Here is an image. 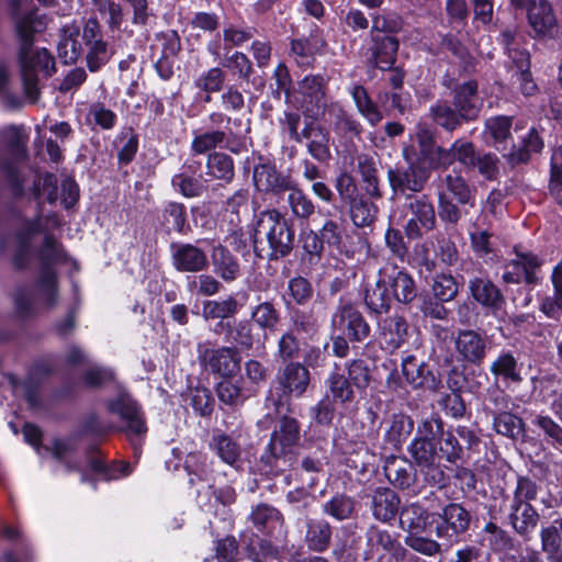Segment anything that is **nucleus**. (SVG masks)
Masks as SVG:
<instances>
[{
  "instance_id": "f257e3e1",
  "label": "nucleus",
  "mask_w": 562,
  "mask_h": 562,
  "mask_svg": "<svg viewBox=\"0 0 562 562\" xmlns=\"http://www.w3.org/2000/svg\"><path fill=\"white\" fill-rule=\"evenodd\" d=\"M294 245V229L276 210L261 212L252 232L255 254L274 260L288 256Z\"/></svg>"
},
{
  "instance_id": "f03ea898",
  "label": "nucleus",
  "mask_w": 562,
  "mask_h": 562,
  "mask_svg": "<svg viewBox=\"0 0 562 562\" xmlns=\"http://www.w3.org/2000/svg\"><path fill=\"white\" fill-rule=\"evenodd\" d=\"M8 10L14 38L24 58L30 46L34 45L36 35L45 31L46 18L31 0H8Z\"/></svg>"
},
{
  "instance_id": "7ed1b4c3",
  "label": "nucleus",
  "mask_w": 562,
  "mask_h": 562,
  "mask_svg": "<svg viewBox=\"0 0 562 562\" xmlns=\"http://www.w3.org/2000/svg\"><path fill=\"white\" fill-rule=\"evenodd\" d=\"M429 513L419 504H407L401 509L400 526L407 532L404 543L417 553L435 557L441 553V544L431 538L423 536L429 522Z\"/></svg>"
},
{
  "instance_id": "20e7f679",
  "label": "nucleus",
  "mask_w": 562,
  "mask_h": 562,
  "mask_svg": "<svg viewBox=\"0 0 562 562\" xmlns=\"http://www.w3.org/2000/svg\"><path fill=\"white\" fill-rule=\"evenodd\" d=\"M18 64L25 98L30 103L40 99L38 72L49 77L55 71L54 57L46 48L34 45L30 46L26 57H22L21 47L16 52Z\"/></svg>"
},
{
  "instance_id": "39448f33",
  "label": "nucleus",
  "mask_w": 562,
  "mask_h": 562,
  "mask_svg": "<svg viewBox=\"0 0 562 562\" xmlns=\"http://www.w3.org/2000/svg\"><path fill=\"white\" fill-rule=\"evenodd\" d=\"M300 439V425L295 418L282 417L279 430L271 435L267 451L261 460L270 465L277 473L283 472L292 465V449Z\"/></svg>"
},
{
  "instance_id": "423d86ee",
  "label": "nucleus",
  "mask_w": 562,
  "mask_h": 562,
  "mask_svg": "<svg viewBox=\"0 0 562 562\" xmlns=\"http://www.w3.org/2000/svg\"><path fill=\"white\" fill-rule=\"evenodd\" d=\"M311 382L308 369L297 361H288L277 371L274 383L277 397L272 392L267 401H271L274 408L280 412L281 407L289 406L291 397H301Z\"/></svg>"
},
{
  "instance_id": "0eeeda50",
  "label": "nucleus",
  "mask_w": 562,
  "mask_h": 562,
  "mask_svg": "<svg viewBox=\"0 0 562 562\" xmlns=\"http://www.w3.org/2000/svg\"><path fill=\"white\" fill-rule=\"evenodd\" d=\"M20 314L27 315L35 306L53 310L58 304L57 276L54 270H41L35 288H19L14 296Z\"/></svg>"
},
{
  "instance_id": "6e6552de",
  "label": "nucleus",
  "mask_w": 562,
  "mask_h": 562,
  "mask_svg": "<svg viewBox=\"0 0 562 562\" xmlns=\"http://www.w3.org/2000/svg\"><path fill=\"white\" fill-rule=\"evenodd\" d=\"M403 212L404 217H407L403 229L409 240L420 239L436 227L435 206L427 194H406Z\"/></svg>"
},
{
  "instance_id": "1a4fd4ad",
  "label": "nucleus",
  "mask_w": 562,
  "mask_h": 562,
  "mask_svg": "<svg viewBox=\"0 0 562 562\" xmlns=\"http://www.w3.org/2000/svg\"><path fill=\"white\" fill-rule=\"evenodd\" d=\"M431 524H435L437 538L452 546L470 528L471 514L461 504L450 503L441 509V513L434 516Z\"/></svg>"
},
{
  "instance_id": "9d476101",
  "label": "nucleus",
  "mask_w": 562,
  "mask_h": 562,
  "mask_svg": "<svg viewBox=\"0 0 562 562\" xmlns=\"http://www.w3.org/2000/svg\"><path fill=\"white\" fill-rule=\"evenodd\" d=\"M108 408L123 422L124 426L121 430L126 434L136 449L139 442L135 438H140L147 432L146 422L139 405L130 394L124 392L121 393L117 398L109 401Z\"/></svg>"
},
{
  "instance_id": "9b49d317",
  "label": "nucleus",
  "mask_w": 562,
  "mask_h": 562,
  "mask_svg": "<svg viewBox=\"0 0 562 562\" xmlns=\"http://www.w3.org/2000/svg\"><path fill=\"white\" fill-rule=\"evenodd\" d=\"M81 38L87 50V66L90 71H98L109 63L113 49L104 40L102 26L97 18H89L85 21Z\"/></svg>"
},
{
  "instance_id": "f8f14e48",
  "label": "nucleus",
  "mask_w": 562,
  "mask_h": 562,
  "mask_svg": "<svg viewBox=\"0 0 562 562\" xmlns=\"http://www.w3.org/2000/svg\"><path fill=\"white\" fill-rule=\"evenodd\" d=\"M198 353L201 366L211 373L232 378L240 370L241 357L237 348H210L207 344H199Z\"/></svg>"
},
{
  "instance_id": "ddd939ff",
  "label": "nucleus",
  "mask_w": 562,
  "mask_h": 562,
  "mask_svg": "<svg viewBox=\"0 0 562 562\" xmlns=\"http://www.w3.org/2000/svg\"><path fill=\"white\" fill-rule=\"evenodd\" d=\"M326 86L327 81L322 75H308L299 82L300 106L308 117L318 119L327 111Z\"/></svg>"
},
{
  "instance_id": "4468645a",
  "label": "nucleus",
  "mask_w": 562,
  "mask_h": 562,
  "mask_svg": "<svg viewBox=\"0 0 562 562\" xmlns=\"http://www.w3.org/2000/svg\"><path fill=\"white\" fill-rule=\"evenodd\" d=\"M431 169L422 162L412 161L406 168H390L387 180L394 194L406 191L422 192L430 178Z\"/></svg>"
},
{
  "instance_id": "2eb2a0df",
  "label": "nucleus",
  "mask_w": 562,
  "mask_h": 562,
  "mask_svg": "<svg viewBox=\"0 0 562 562\" xmlns=\"http://www.w3.org/2000/svg\"><path fill=\"white\" fill-rule=\"evenodd\" d=\"M402 373L413 389L436 392L441 386L438 371L424 359L407 355L402 359Z\"/></svg>"
},
{
  "instance_id": "dca6fc26",
  "label": "nucleus",
  "mask_w": 562,
  "mask_h": 562,
  "mask_svg": "<svg viewBox=\"0 0 562 562\" xmlns=\"http://www.w3.org/2000/svg\"><path fill=\"white\" fill-rule=\"evenodd\" d=\"M413 138L417 143L416 161L429 167L431 170L441 169L447 164L448 153L446 148L438 146L435 139V131L426 123L418 122Z\"/></svg>"
},
{
  "instance_id": "f3484780",
  "label": "nucleus",
  "mask_w": 562,
  "mask_h": 562,
  "mask_svg": "<svg viewBox=\"0 0 562 562\" xmlns=\"http://www.w3.org/2000/svg\"><path fill=\"white\" fill-rule=\"evenodd\" d=\"M335 328L341 329L349 340L363 341L370 335V326L362 313L349 302H340L331 317Z\"/></svg>"
},
{
  "instance_id": "a211bd4d",
  "label": "nucleus",
  "mask_w": 562,
  "mask_h": 562,
  "mask_svg": "<svg viewBox=\"0 0 562 562\" xmlns=\"http://www.w3.org/2000/svg\"><path fill=\"white\" fill-rule=\"evenodd\" d=\"M170 257L173 269L182 273H200L210 263L206 251L191 243H171Z\"/></svg>"
},
{
  "instance_id": "6ab92c4d",
  "label": "nucleus",
  "mask_w": 562,
  "mask_h": 562,
  "mask_svg": "<svg viewBox=\"0 0 562 562\" xmlns=\"http://www.w3.org/2000/svg\"><path fill=\"white\" fill-rule=\"evenodd\" d=\"M398 41L393 35L369 34L363 45L368 63L381 70H389L396 60Z\"/></svg>"
},
{
  "instance_id": "aec40b11",
  "label": "nucleus",
  "mask_w": 562,
  "mask_h": 562,
  "mask_svg": "<svg viewBox=\"0 0 562 562\" xmlns=\"http://www.w3.org/2000/svg\"><path fill=\"white\" fill-rule=\"evenodd\" d=\"M453 341L457 355L461 361L480 366L485 360L488 351L485 334L474 329H459Z\"/></svg>"
},
{
  "instance_id": "412c9836",
  "label": "nucleus",
  "mask_w": 562,
  "mask_h": 562,
  "mask_svg": "<svg viewBox=\"0 0 562 562\" xmlns=\"http://www.w3.org/2000/svg\"><path fill=\"white\" fill-rule=\"evenodd\" d=\"M542 262L543 261L532 252H520L516 250V258L508 260L504 265L502 280L507 284H517L522 280L528 284H535L538 281L536 270L542 266Z\"/></svg>"
},
{
  "instance_id": "4be33fe9",
  "label": "nucleus",
  "mask_w": 562,
  "mask_h": 562,
  "mask_svg": "<svg viewBox=\"0 0 562 562\" xmlns=\"http://www.w3.org/2000/svg\"><path fill=\"white\" fill-rule=\"evenodd\" d=\"M515 8L527 10L529 25L537 35L553 37L558 32L557 18L547 0H527L525 5Z\"/></svg>"
},
{
  "instance_id": "5701e85b",
  "label": "nucleus",
  "mask_w": 562,
  "mask_h": 562,
  "mask_svg": "<svg viewBox=\"0 0 562 562\" xmlns=\"http://www.w3.org/2000/svg\"><path fill=\"white\" fill-rule=\"evenodd\" d=\"M452 105L459 111L463 119L468 122H472L479 117L483 100L479 95L476 81L469 80L457 83L452 88Z\"/></svg>"
},
{
  "instance_id": "b1692460",
  "label": "nucleus",
  "mask_w": 562,
  "mask_h": 562,
  "mask_svg": "<svg viewBox=\"0 0 562 562\" xmlns=\"http://www.w3.org/2000/svg\"><path fill=\"white\" fill-rule=\"evenodd\" d=\"M210 450L226 465L238 469L243 463L244 449L231 434L216 429L209 441Z\"/></svg>"
},
{
  "instance_id": "393cba45",
  "label": "nucleus",
  "mask_w": 562,
  "mask_h": 562,
  "mask_svg": "<svg viewBox=\"0 0 562 562\" xmlns=\"http://www.w3.org/2000/svg\"><path fill=\"white\" fill-rule=\"evenodd\" d=\"M472 297L484 308L496 314L505 305L501 290L487 278L475 277L469 281Z\"/></svg>"
},
{
  "instance_id": "a878e982",
  "label": "nucleus",
  "mask_w": 562,
  "mask_h": 562,
  "mask_svg": "<svg viewBox=\"0 0 562 562\" xmlns=\"http://www.w3.org/2000/svg\"><path fill=\"white\" fill-rule=\"evenodd\" d=\"M369 497L371 499L370 509L376 520L390 522L396 517L401 499L393 490L379 486L371 492Z\"/></svg>"
},
{
  "instance_id": "bb28decb",
  "label": "nucleus",
  "mask_w": 562,
  "mask_h": 562,
  "mask_svg": "<svg viewBox=\"0 0 562 562\" xmlns=\"http://www.w3.org/2000/svg\"><path fill=\"white\" fill-rule=\"evenodd\" d=\"M254 183L258 191L280 194L291 188L292 181L277 170L274 165L260 164L254 170Z\"/></svg>"
},
{
  "instance_id": "cd10ccee",
  "label": "nucleus",
  "mask_w": 562,
  "mask_h": 562,
  "mask_svg": "<svg viewBox=\"0 0 562 562\" xmlns=\"http://www.w3.org/2000/svg\"><path fill=\"white\" fill-rule=\"evenodd\" d=\"M507 519L516 533L529 538L538 526L539 514L531 504L510 502Z\"/></svg>"
},
{
  "instance_id": "c85d7f7f",
  "label": "nucleus",
  "mask_w": 562,
  "mask_h": 562,
  "mask_svg": "<svg viewBox=\"0 0 562 562\" xmlns=\"http://www.w3.org/2000/svg\"><path fill=\"white\" fill-rule=\"evenodd\" d=\"M408 452L418 467L423 469H432L435 472L432 475L435 483L443 486V472L441 470L434 469L438 459L437 449L434 441L424 440L422 438H414L408 446Z\"/></svg>"
},
{
  "instance_id": "c756f323",
  "label": "nucleus",
  "mask_w": 562,
  "mask_h": 562,
  "mask_svg": "<svg viewBox=\"0 0 562 562\" xmlns=\"http://www.w3.org/2000/svg\"><path fill=\"white\" fill-rule=\"evenodd\" d=\"M325 386L327 389L326 396L341 406L352 403L356 398L355 390L357 389L338 364H335L334 370L326 378Z\"/></svg>"
},
{
  "instance_id": "7c9ffc66",
  "label": "nucleus",
  "mask_w": 562,
  "mask_h": 562,
  "mask_svg": "<svg viewBox=\"0 0 562 562\" xmlns=\"http://www.w3.org/2000/svg\"><path fill=\"white\" fill-rule=\"evenodd\" d=\"M226 142V147L231 151L238 154L241 150L243 144L237 139L236 135L232 132L225 133L223 131L205 132L194 136L191 143V150L194 154H205Z\"/></svg>"
},
{
  "instance_id": "2f4dec72",
  "label": "nucleus",
  "mask_w": 562,
  "mask_h": 562,
  "mask_svg": "<svg viewBox=\"0 0 562 562\" xmlns=\"http://www.w3.org/2000/svg\"><path fill=\"white\" fill-rule=\"evenodd\" d=\"M490 372L496 382L518 384L522 381L521 364L509 350H503L490 364Z\"/></svg>"
},
{
  "instance_id": "473e14b6",
  "label": "nucleus",
  "mask_w": 562,
  "mask_h": 562,
  "mask_svg": "<svg viewBox=\"0 0 562 562\" xmlns=\"http://www.w3.org/2000/svg\"><path fill=\"white\" fill-rule=\"evenodd\" d=\"M414 429L413 419L403 413L392 414L385 422L383 440L391 449H401Z\"/></svg>"
},
{
  "instance_id": "72a5a7b5",
  "label": "nucleus",
  "mask_w": 562,
  "mask_h": 562,
  "mask_svg": "<svg viewBox=\"0 0 562 562\" xmlns=\"http://www.w3.org/2000/svg\"><path fill=\"white\" fill-rule=\"evenodd\" d=\"M384 473L391 484L401 490L412 487L416 482V471L406 458L391 457L384 464Z\"/></svg>"
},
{
  "instance_id": "f704fd0d",
  "label": "nucleus",
  "mask_w": 562,
  "mask_h": 562,
  "mask_svg": "<svg viewBox=\"0 0 562 562\" xmlns=\"http://www.w3.org/2000/svg\"><path fill=\"white\" fill-rule=\"evenodd\" d=\"M407 337L406 319L398 315L384 318L380 323V341L384 349L394 351L402 347Z\"/></svg>"
},
{
  "instance_id": "c9c22d12",
  "label": "nucleus",
  "mask_w": 562,
  "mask_h": 562,
  "mask_svg": "<svg viewBox=\"0 0 562 562\" xmlns=\"http://www.w3.org/2000/svg\"><path fill=\"white\" fill-rule=\"evenodd\" d=\"M326 113L329 116V121L333 124L336 134L349 139L360 137L362 133L360 122L355 119L352 114L342 109L340 104L331 102L325 114Z\"/></svg>"
},
{
  "instance_id": "e433bc0d",
  "label": "nucleus",
  "mask_w": 562,
  "mask_h": 562,
  "mask_svg": "<svg viewBox=\"0 0 562 562\" xmlns=\"http://www.w3.org/2000/svg\"><path fill=\"white\" fill-rule=\"evenodd\" d=\"M333 538V528L325 519H308L306 521V531L304 542L307 549L312 552H325Z\"/></svg>"
},
{
  "instance_id": "4c0bfd02",
  "label": "nucleus",
  "mask_w": 562,
  "mask_h": 562,
  "mask_svg": "<svg viewBox=\"0 0 562 562\" xmlns=\"http://www.w3.org/2000/svg\"><path fill=\"white\" fill-rule=\"evenodd\" d=\"M366 540L367 559L373 558L375 554L392 553L401 548V543L389 530L381 529L376 525H371L367 529Z\"/></svg>"
},
{
  "instance_id": "58836bf2",
  "label": "nucleus",
  "mask_w": 562,
  "mask_h": 562,
  "mask_svg": "<svg viewBox=\"0 0 562 562\" xmlns=\"http://www.w3.org/2000/svg\"><path fill=\"white\" fill-rule=\"evenodd\" d=\"M211 260L214 272L225 282H233L239 277L240 267L237 259L223 245L213 247Z\"/></svg>"
},
{
  "instance_id": "ea45409f",
  "label": "nucleus",
  "mask_w": 562,
  "mask_h": 562,
  "mask_svg": "<svg viewBox=\"0 0 562 562\" xmlns=\"http://www.w3.org/2000/svg\"><path fill=\"white\" fill-rule=\"evenodd\" d=\"M384 278L397 302L409 304L414 301L417 294L415 281L406 271L393 268L390 274H384Z\"/></svg>"
},
{
  "instance_id": "a19ab883",
  "label": "nucleus",
  "mask_w": 562,
  "mask_h": 562,
  "mask_svg": "<svg viewBox=\"0 0 562 562\" xmlns=\"http://www.w3.org/2000/svg\"><path fill=\"white\" fill-rule=\"evenodd\" d=\"M429 117L437 126L449 133L468 123L452 104L443 100L437 101L429 108Z\"/></svg>"
},
{
  "instance_id": "79ce46f5",
  "label": "nucleus",
  "mask_w": 562,
  "mask_h": 562,
  "mask_svg": "<svg viewBox=\"0 0 562 562\" xmlns=\"http://www.w3.org/2000/svg\"><path fill=\"white\" fill-rule=\"evenodd\" d=\"M364 304L373 314L387 313L391 307V295L384 274L381 272L379 279L366 288Z\"/></svg>"
},
{
  "instance_id": "37998d69",
  "label": "nucleus",
  "mask_w": 562,
  "mask_h": 562,
  "mask_svg": "<svg viewBox=\"0 0 562 562\" xmlns=\"http://www.w3.org/2000/svg\"><path fill=\"white\" fill-rule=\"evenodd\" d=\"M160 227L167 234L172 232L186 233L188 225L187 209L184 204L170 201L164 205L159 215Z\"/></svg>"
},
{
  "instance_id": "c03bdc74",
  "label": "nucleus",
  "mask_w": 562,
  "mask_h": 562,
  "mask_svg": "<svg viewBox=\"0 0 562 562\" xmlns=\"http://www.w3.org/2000/svg\"><path fill=\"white\" fill-rule=\"evenodd\" d=\"M512 124L513 121L509 116L502 115L487 119L484 130L486 142L499 151L505 150L507 148V140L512 136Z\"/></svg>"
},
{
  "instance_id": "a18cd8bd",
  "label": "nucleus",
  "mask_w": 562,
  "mask_h": 562,
  "mask_svg": "<svg viewBox=\"0 0 562 562\" xmlns=\"http://www.w3.org/2000/svg\"><path fill=\"white\" fill-rule=\"evenodd\" d=\"M553 294L547 295L540 304V311L549 318L562 316V260L553 268L550 277Z\"/></svg>"
},
{
  "instance_id": "49530a36",
  "label": "nucleus",
  "mask_w": 562,
  "mask_h": 562,
  "mask_svg": "<svg viewBox=\"0 0 562 562\" xmlns=\"http://www.w3.org/2000/svg\"><path fill=\"white\" fill-rule=\"evenodd\" d=\"M543 143L535 128H531L527 136L522 138L519 147L514 146L513 149L503 155L509 165L513 167L526 164L530 159L531 153H539L542 149Z\"/></svg>"
},
{
  "instance_id": "de8ad7c7",
  "label": "nucleus",
  "mask_w": 562,
  "mask_h": 562,
  "mask_svg": "<svg viewBox=\"0 0 562 562\" xmlns=\"http://www.w3.org/2000/svg\"><path fill=\"white\" fill-rule=\"evenodd\" d=\"M356 512V501L345 493H336L322 505V513L337 521L352 518Z\"/></svg>"
},
{
  "instance_id": "09e8293b",
  "label": "nucleus",
  "mask_w": 562,
  "mask_h": 562,
  "mask_svg": "<svg viewBox=\"0 0 562 562\" xmlns=\"http://www.w3.org/2000/svg\"><path fill=\"white\" fill-rule=\"evenodd\" d=\"M37 258L41 262L42 270H54V265L63 263L67 260V254L54 235L45 234L37 251Z\"/></svg>"
},
{
  "instance_id": "8fccbe9b",
  "label": "nucleus",
  "mask_w": 562,
  "mask_h": 562,
  "mask_svg": "<svg viewBox=\"0 0 562 562\" xmlns=\"http://www.w3.org/2000/svg\"><path fill=\"white\" fill-rule=\"evenodd\" d=\"M288 191L290 192L286 202L294 218L300 222L308 221L316 209L313 200L296 184L292 183Z\"/></svg>"
},
{
  "instance_id": "3c124183",
  "label": "nucleus",
  "mask_w": 562,
  "mask_h": 562,
  "mask_svg": "<svg viewBox=\"0 0 562 562\" xmlns=\"http://www.w3.org/2000/svg\"><path fill=\"white\" fill-rule=\"evenodd\" d=\"M356 162V170L362 178L366 192L372 198H381L375 159L361 154L357 156Z\"/></svg>"
},
{
  "instance_id": "603ef678",
  "label": "nucleus",
  "mask_w": 562,
  "mask_h": 562,
  "mask_svg": "<svg viewBox=\"0 0 562 562\" xmlns=\"http://www.w3.org/2000/svg\"><path fill=\"white\" fill-rule=\"evenodd\" d=\"M448 155V162L442 165V169H447L454 161L460 162L465 168L474 169L476 155L475 147L472 142L465 139H457L449 148H446Z\"/></svg>"
},
{
  "instance_id": "864d4df0",
  "label": "nucleus",
  "mask_w": 562,
  "mask_h": 562,
  "mask_svg": "<svg viewBox=\"0 0 562 562\" xmlns=\"http://www.w3.org/2000/svg\"><path fill=\"white\" fill-rule=\"evenodd\" d=\"M348 204L350 207L351 220L356 226L366 227L375 221L378 206L363 195H359Z\"/></svg>"
},
{
  "instance_id": "5fc2aeb1",
  "label": "nucleus",
  "mask_w": 562,
  "mask_h": 562,
  "mask_svg": "<svg viewBox=\"0 0 562 562\" xmlns=\"http://www.w3.org/2000/svg\"><path fill=\"white\" fill-rule=\"evenodd\" d=\"M206 175L214 179L231 182L235 176L234 161L224 153L209 155L206 161Z\"/></svg>"
},
{
  "instance_id": "6e6d98bb",
  "label": "nucleus",
  "mask_w": 562,
  "mask_h": 562,
  "mask_svg": "<svg viewBox=\"0 0 562 562\" xmlns=\"http://www.w3.org/2000/svg\"><path fill=\"white\" fill-rule=\"evenodd\" d=\"M551 517V522L541 527L539 537L542 551L555 552L562 548V516L553 513Z\"/></svg>"
},
{
  "instance_id": "4d7b16f0",
  "label": "nucleus",
  "mask_w": 562,
  "mask_h": 562,
  "mask_svg": "<svg viewBox=\"0 0 562 562\" xmlns=\"http://www.w3.org/2000/svg\"><path fill=\"white\" fill-rule=\"evenodd\" d=\"M239 308V304L234 296H228L221 301H205L202 306V317L205 321L224 319L233 317Z\"/></svg>"
},
{
  "instance_id": "13d9d810",
  "label": "nucleus",
  "mask_w": 562,
  "mask_h": 562,
  "mask_svg": "<svg viewBox=\"0 0 562 562\" xmlns=\"http://www.w3.org/2000/svg\"><path fill=\"white\" fill-rule=\"evenodd\" d=\"M347 378L357 390H366L371 382V369L369 361L364 359L349 360L344 366Z\"/></svg>"
},
{
  "instance_id": "bf43d9fd",
  "label": "nucleus",
  "mask_w": 562,
  "mask_h": 562,
  "mask_svg": "<svg viewBox=\"0 0 562 562\" xmlns=\"http://www.w3.org/2000/svg\"><path fill=\"white\" fill-rule=\"evenodd\" d=\"M249 518L254 526L260 531L274 528L277 524L283 520L281 513L268 504L257 505L252 509Z\"/></svg>"
},
{
  "instance_id": "052dcab7",
  "label": "nucleus",
  "mask_w": 562,
  "mask_h": 562,
  "mask_svg": "<svg viewBox=\"0 0 562 562\" xmlns=\"http://www.w3.org/2000/svg\"><path fill=\"white\" fill-rule=\"evenodd\" d=\"M250 317L260 329L274 330L280 322V312L271 302H262L252 308Z\"/></svg>"
},
{
  "instance_id": "680f3d73",
  "label": "nucleus",
  "mask_w": 562,
  "mask_h": 562,
  "mask_svg": "<svg viewBox=\"0 0 562 562\" xmlns=\"http://www.w3.org/2000/svg\"><path fill=\"white\" fill-rule=\"evenodd\" d=\"M522 425L521 418L509 412L498 413L493 416V428L495 431L508 438L515 439L519 437L522 432Z\"/></svg>"
},
{
  "instance_id": "e2e57ef3",
  "label": "nucleus",
  "mask_w": 562,
  "mask_h": 562,
  "mask_svg": "<svg viewBox=\"0 0 562 562\" xmlns=\"http://www.w3.org/2000/svg\"><path fill=\"white\" fill-rule=\"evenodd\" d=\"M447 190L461 204L474 205V190L459 175H447L443 180Z\"/></svg>"
},
{
  "instance_id": "0e129e2a",
  "label": "nucleus",
  "mask_w": 562,
  "mask_h": 562,
  "mask_svg": "<svg viewBox=\"0 0 562 562\" xmlns=\"http://www.w3.org/2000/svg\"><path fill=\"white\" fill-rule=\"evenodd\" d=\"M186 469L190 476L191 484H194V477H196L199 481H207L212 474V469L207 457L201 452H192L187 456Z\"/></svg>"
},
{
  "instance_id": "69168bd1",
  "label": "nucleus",
  "mask_w": 562,
  "mask_h": 562,
  "mask_svg": "<svg viewBox=\"0 0 562 562\" xmlns=\"http://www.w3.org/2000/svg\"><path fill=\"white\" fill-rule=\"evenodd\" d=\"M227 338L241 349H250L255 342L254 328L249 321L235 322L233 326L227 323Z\"/></svg>"
},
{
  "instance_id": "338daca9",
  "label": "nucleus",
  "mask_w": 562,
  "mask_h": 562,
  "mask_svg": "<svg viewBox=\"0 0 562 562\" xmlns=\"http://www.w3.org/2000/svg\"><path fill=\"white\" fill-rule=\"evenodd\" d=\"M216 394L221 403L229 406H238L249 396L245 395L243 387L229 378L217 384Z\"/></svg>"
},
{
  "instance_id": "774afa93",
  "label": "nucleus",
  "mask_w": 562,
  "mask_h": 562,
  "mask_svg": "<svg viewBox=\"0 0 562 562\" xmlns=\"http://www.w3.org/2000/svg\"><path fill=\"white\" fill-rule=\"evenodd\" d=\"M329 132L322 127L307 143V153L317 161L326 162L330 159Z\"/></svg>"
}]
</instances>
